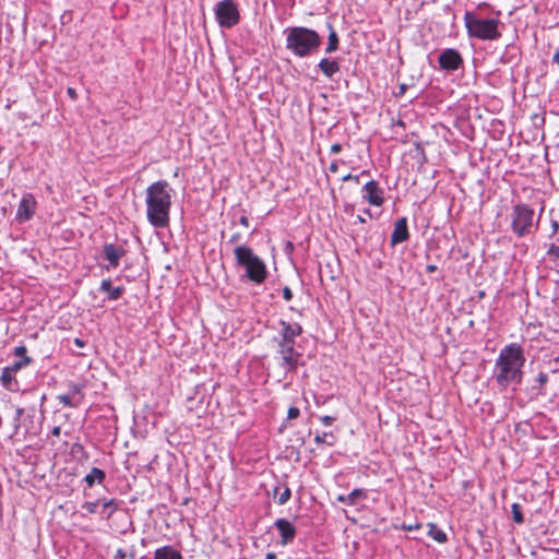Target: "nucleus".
<instances>
[{
	"instance_id": "23",
	"label": "nucleus",
	"mask_w": 559,
	"mask_h": 559,
	"mask_svg": "<svg viewBox=\"0 0 559 559\" xmlns=\"http://www.w3.org/2000/svg\"><path fill=\"white\" fill-rule=\"evenodd\" d=\"M428 535L438 543H445L448 537L447 534L439 528L435 523H429Z\"/></svg>"
},
{
	"instance_id": "32",
	"label": "nucleus",
	"mask_w": 559,
	"mask_h": 559,
	"mask_svg": "<svg viewBox=\"0 0 559 559\" xmlns=\"http://www.w3.org/2000/svg\"><path fill=\"white\" fill-rule=\"evenodd\" d=\"M292 497L290 489L286 486L284 491L280 495L277 499V504L284 506Z\"/></svg>"
},
{
	"instance_id": "56",
	"label": "nucleus",
	"mask_w": 559,
	"mask_h": 559,
	"mask_svg": "<svg viewBox=\"0 0 559 559\" xmlns=\"http://www.w3.org/2000/svg\"><path fill=\"white\" fill-rule=\"evenodd\" d=\"M357 221H358L359 223H365V222H366V218L364 217V215H358V216H357Z\"/></svg>"
},
{
	"instance_id": "47",
	"label": "nucleus",
	"mask_w": 559,
	"mask_h": 559,
	"mask_svg": "<svg viewBox=\"0 0 559 559\" xmlns=\"http://www.w3.org/2000/svg\"><path fill=\"white\" fill-rule=\"evenodd\" d=\"M426 271H427L428 273H433V272H436V271H437V265H435V264H428V265L426 266Z\"/></svg>"
},
{
	"instance_id": "13",
	"label": "nucleus",
	"mask_w": 559,
	"mask_h": 559,
	"mask_svg": "<svg viewBox=\"0 0 559 559\" xmlns=\"http://www.w3.org/2000/svg\"><path fill=\"white\" fill-rule=\"evenodd\" d=\"M274 527L278 531L281 535V545L286 546L290 544L296 537L297 530L296 527L286 519H277L274 522Z\"/></svg>"
},
{
	"instance_id": "1",
	"label": "nucleus",
	"mask_w": 559,
	"mask_h": 559,
	"mask_svg": "<svg viewBox=\"0 0 559 559\" xmlns=\"http://www.w3.org/2000/svg\"><path fill=\"white\" fill-rule=\"evenodd\" d=\"M524 364V350L520 344L511 343L501 348L493 366V378L498 386L506 390L510 385L520 384Z\"/></svg>"
},
{
	"instance_id": "48",
	"label": "nucleus",
	"mask_w": 559,
	"mask_h": 559,
	"mask_svg": "<svg viewBox=\"0 0 559 559\" xmlns=\"http://www.w3.org/2000/svg\"><path fill=\"white\" fill-rule=\"evenodd\" d=\"M61 432V428L59 426H56L51 430V435L58 437Z\"/></svg>"
},
{
	"instance_id": "24",
	"label": "nucleus",
	"mask_w": 559,
	"mask_h": 559,
	"mask_svg": "<svg viewBox=\"0 0 559 559\" xmlns=\"http://www.w3.org/2000/svg\"><path fill=\"white\" fill-rule=\"evenodd\" d=\"M57 400L67 407L76 408L81 405V397L73 399L70 394H60Z\"/></svg>"
},
{
	"instance_id": "7",
	"label": "nucleus",
	"mask_w": 559,
	"mask_h": 559,
	"mask_svg": "<svg viewBox=\"0 0 559 559\" xmlns=\"http://www.w3.org/2000/svg\"><path fill=\"white\" fill-rule=\"evenodd\" d=\"M217 24L222 28H233L240 22V11L235 0H221L214 7Z\"/></svg>"
},
{
	"instance_id": "52",
	"label": "nucleus",
	"mask_w": 559,
	"mask_h": 559,
	"mask_svg": "<svg viewBox=\"0 0 559 559\" xmlns=\"http://www.w3.org/2000/svg\"><path fill=\"white\" fill-rule=\"evenodd\" d=\"M74 343H75V345H76V346H79V347H83V346H84V342H83L81 338H75V340H74Z\"/></svg>"
},
{
	"instance_id": "36",
	"label": "nucleus",
	"mask_w": 559,
	"mask_h": 559,
	"mask_svg": "<svg viewBox=\"0 0 559 559\" xmlns=\"http://www.w3.org/2000/svg\"><path fill=\"white\" fill-rule=\"evenodd\" d=\"M299 415H300V411L298 407L292 406L288 408V412H287L288 419H296Z\"/></svg>"
},
{
	"instance_id": "15",
	"label": "nucleus",
	"mask_w": 559,
	"mask_h": 559,
	"mask_svg": "<svg viewBox=\"0 0 559 559\" xmlns=\"http://www.w3.org/2000/svg\"><path fill=\"white\" fill-rule=\"evenodd\" d=\"M35 199L31 193L23 195L17 207L16 219L20 222L29 221L35 212Z\"/></svg>"
},
{
	"instance_id": "28",
	"label": "nucleus",
	"mask_w": 559,
	"mask_h": 559,
	"mask_svg": "<svg viewBox=\"0 0 559 559\" xmlns=\"http://www.w3.org/2000/svg\"><path fill=\"white\" fill-rule=\"evenodd\" d=\"M73 399L81 397V403L83 402L84 394H83V386L81 384L71 382L69 385V393Z\"/></svg>"
},
{
	"instance_id": "45",
	"label": "nucleus",
	"mask_w": 559,
	"mask_h": 559,
	"mask_svg": "<svg viewBox=\"0 0 559 559\" xmlns=\"http://www.w3.org/2000/svg\"><path fill=\"white\" fill-rule=\"evenodd\" d=\"M68 95L72 98V99H75L76 98V92L74 88L72 87H69L68 91H67Z\"/></svg>"
},
{
	"instance_id": "54",
	"label": "nucleus",
	"mask_w": 559,
	"mask_h": 559,
	"mask_svg": "<svg viewBox=\"0 0 559 559\" xmlns=\"http://www.w3.org/2000/svg\"><path fill=\"white\" fill-rule=\"evenodd\" d=\"M420 526H421L420 524H416L415 526H413V525L404 526V528H405L406 531H412L413 528H419Z\"/></svg>"
},
{
	"instance_id": "39",
	"label": "nucleus",
	"mask_w": 559,
	"mask_h": 559,
	"mask_svg": "<svg viewBox=\"0 0 559 559\" xmlns=\"http://www.w3.org/2000/svg\"><path fill=\"white\" fill-rule=\"evenodd\" d=\"M342 181H354L356 183H359V176L347 174L342 178Z\"/></svg>"
},
{
	"instance_id": "6",
	"label": "nucleus",
	"mask_w": 559,
	"mask_h": 559,
	"mask_svg": "<svg viewBox=\"0 0 559 559\" xmlns=\"http://www.w3.org/2000/svg\"><path fill=\"white\" fill-rule=\"evenodd\" d=\"M534 211L527 204L520 203L513 206L512 230L518 237H524L533 231Z\"/></svg>"
},
{
	"instance_id": "51",
	"label": "nucleus",
	"mask_w": 559,
	"mask_h": 559,
	"mask_svg": "<svg viewBox=\"0 0 559 559\" xmlns=\"http://www.w3.org/2000/svg\"><path fill=\"white\" fill-rule=\"evenodd\" d=\"M337 500L340 502H343V503L347 504V496L346 495L338 496Z\"/></svg>"
},
{
	"instance_id": "57",
	"label": "nucleus",
	"mask_w": 559,
	"mask_h": 559,
	"mask_svg": "<svg viewBox=\"0 0 559 559\" xmlns=\"http://www.w3.org/2000/svg\"><path fill=\"white\" fill-rule=\"evenodd\" d=\"M117 557H119L120 559L124 558V554H123V551L121 549L118 550Z\"/></svg>"
},
{
	"instance_id": "14",
	"label": "nucleus",
	"mask_w": 559,
	"mask_h": 559,
	"mask_svg": "<svg viewBox=\"0 0 559 559\" xmlns=\"http://www.w3.org/2000/svg\"><path fill=\"white\" fill-rule=\"evenodd\" d=\"M104 258L109 262L106 270L115 269L119 265L120 259L126 254L124 248L114 243H105L103 247Z\"/></svg>"
},
{
	"instance_id": "8",
	"label": "nucleus",
	"mask_w": 559,
	"mask_h": 559,
	"mask_svg": "<svg viewBox=\"0 0 559 559\" xmlns=\"http://www.w3.org/2000/svg\"><path fill=\"white\" fill-rule=\"evenodd\" d=\"M276 354L281 357L280 366L286 373L296 372L301 354L295 349V344H276Z\"/></svg>"
},
{
	"instance_id": "38",
	"label": "nucleus",
	"mask_w": 559,
	"mask_h": 559,
	"mask_svg": "<svg viewBox=\"0 0 559 559\" xmlns=\"http://www.w3.org/2000/svg\"><path fill=\"white\" fill-rule=\"evenodd\" d=\"M283 298L286 300V301H289L292 300L293 298V292L292 289L288 287V286H285L283 288Z\"/></svg>"
},
{
	"instance_id": "25",
	"label": "nucleus",
	"mask_w": 559,
	"mask_h": 559,
	"mask_svg": "<svg viewBox=\"0 0 559 559\" xmlns=\"http://www.w3.org/2000/svg\"><path fill=\"white\" fill-rule=\"evenodd\" d=\"M347 496V506H355L358 499L367 498V492L364 489L356 488Z\"/></svg>"
},
{
	"instance_id": "44",
	"label": "nucleus",
	"mask_w": 559,
	"mask_h": 559,
	"mask_svg": "<svg viewBox=\"0 0 559 559\" xmlns=\"http://www.w3.org/2000/svg\"><path fill=\"white\" fill-rule=\"evenodd\" d=\"M239 223H240L242 226H245V227H248V226H249V219H248V217H247V216H245V215L240 216V218H239Z\"/></svg>"
},
{
	"instance_id": "21",
	"label": "nucleus",
	"mask_w": 559,
	"mask_h": 559,
	"mask_svg": "<svg viewBox=\"0 0 559 559\" xmlns=\"http://www.w3.org/2000/svg\"><path fill=\"white\" fill-rule=\"evenodd\" d=\"M106 478V474L98 467H93L88 474L84 477V481L88 487H93L96 483L102 484Z\"/></svg>"
},
{
	"instance_id": "53",
	"label": "nucleus",
	"mask_w": 559,
	"mask_h": 559,
	"mask_svg": "<svg viewBox=\"0 0 559 559\" xmlns=\"http://www.w3.org/2000/svg\"><path fill=\"white\" fill-rule=\"evenodd\" d=\"M265 559H276V554L275 552H267L265 555Z\"/></svg>"
},
{
	"instance_id": "9",
	"label": "nucleus",
	"mask_w": 559,
	"mask_h": 559,
	"mask_svg": "<svg viewBox=\"0 0 559 559\" xmlns=\"http://www.w3.org/2000/svg\"><path fill=\"white\" fill-rule=\"evenodd\" d=\"M278 325V334L273 337L275 344H296V338L304 332L302 326L297 322L290 323L281 319Z\"/></svg>"
},
{
	"instance_id": "18",
	"label": "nucleus",
	"mask_w": 559,
	"mask_h": 559,
	"mask_svg": "<svg viewBox=\"0 0 559 559\" xmlns=\"http://www.w3.org/2000/svg\"><path fill=\"white\" fill-rule=\"evenodd\" d=\"M318 68L320 71L326 76V78H333L334 74L340 72V63L335 59H329V58H322L318 64Z\"/></svg>"
},
{
	"instance_id": "3",
	"label": "nucleus",
	"mask_w": 559,
	"mask_h": 559,
	"mask_svg": "<svg viewBox=\"0 0 559 559\" xmlns=\"http://www.w3.org/2000/svg\"><path fill=\"white\" fill-rule=\"evenodd\" d=\"M286 49L298 58H307L318 51L321 46V36L311 28L304 26L287 27Z\"/></svg>"
},
{
	"instance_id": "4",
	"label": "nucleus",
	"mask_w": 559,
	"mask_h": 559,
	"mask_svg": "<svg viewBox=\"0 0 559 559\" xmlns=\"http://www.w3.org/2000/svg\"><path fill=\"white\" fill-rule=\"evenodd\" d=\"M235 260L238 266L245 269V276L252 283L261 285L267 276L264 261L253 250L245 245L234 249Z\"/></svg>"
},
{
	"instance_id": "40",
	"label": "nucleus",
	"mask_w": 559,
	"mask_h": 559,
	"mask_svg": "<svg viewBox=\"0 0 559 559\" xmlns=\"http://www.w3.org/2000/svg\"><path fill=\"white\" fill-rule=\"evenodd\" d=\"M548 254L559 258V247L551 245L550 248L548 249Z\"/></svg>"
},
{
	"instance_id": "43",
	"label": "nucleus",
	"mask_w": 559,
	"mask_h": 559,
	"mask_svg": "<svg viewBox=\"0 0 559 559\" xmlns=\"http://www.w3.org/2000/svg\"><path fill=\"white\" fill-rule=\"evenodd\" d=\"M338 160H333L331 164H330V167H329V170L333 174L337 173L338 170Z\"/></svg>"
},
{
	"instance_id": "46",
	"label": "nucleus",
	"mask_w": 559,
	"mask_h": 559,
	"mask_svg": "<svg viewBox=\"0 0 559 559\" xmlns=\"http://www.w3.org/2000/svg\"><path fill=\"white\" fill-rule=\"evenodd\" d=\"M22 395H23V396H32V397H35L36 392H35L34 390L23 391V392H22Z\"/></svg>"
},
{
	"instance_id": "11",
	"label": "nucleus",
	"mask_w": 559,
	"mask_h": 559,
	"mask_svg": "<svg viewBox=\"0 0 559 559\" xmlns=\"http://www.w3.org/2000/svg\"><path fill=\"white\" fill-rule=\"evenodd\" d=\"M39 432V427L35 424V407L31 411L14 426V435L24 439L27 436H36Z\"/></svg>"
},
{
	"instance_id": "10",
	"label": "nucleus",
	"mask_w": 559,
	"mask_h": 559,
	"mask_svg": "<svg viewBox=\"0 0 559 559\" xmlns=\"http://www.w3.org/2000/svg\"><path fill=\"white\" fill-rule=\"evenodd\" d=\"M438 62L441 70L456 71L463 66V58L456 49L447 48L440 52Z\"/></svg>"
},
{
	"instance_id": "55",
	"label": "nucleus",
	"mask_w": 559,
	"mask_h": 559,
	"mask_svg": "<svg viewBox=\"0 0 559 559\" xmlns=\"http://www.w3.org/2000/svg\"><path fill=\"white\" fill-rule=\"evenodd\" d=\"M405 91H406V85H405V84H402V85L400 86V94H404V93H405Z\"/></svg>"
},
{
	"instance_id": "29",
	"label": "nucleus",
	"mask_w": 559,
	"mask_h": 559,
	"mask_svg": "<svg viewBox=\"0 0 559 559\" xmlns=\"http://www.w3.org/2000/svg\"><path fill=\"white\" fill-rule=\"evenodd\" d=\"M0 381L5 389L12 390L11 384L13 381V373L11 371H9L7 368H3L1 377H0Z\"/></svg>"
},
{
	"instance_id": "30",
	"label": "nucleus",
	"mask_w": 559,
	"mask_h": 559,
	"mask_svg": "<svg viewBox=\"0 0 559 559\" xmlns=\"http://www.w3.org/2000/svg\"><path fill=\"white\" fill-rule=\"evenodd\" d=\"M316 443H326L328 445L334 444V436L332 432H323L322 435H317L314 438Z\"/></svg>"
},
{
	"instance_id": "35",
	"label": "nucleus",
	"mask_w": 559,
	"mask_h": 559,
	"mask_svg": "<svg viewBox=\"0 0 559 559\" xmlns=\"http://www.w3.org/2000/svg\"><path fill=\"white\" fill-rule=\"evenodd\" d=\"M25 413V409L23 407H16L15 409V417L13 418V425L15 426L19 421L23 419V415Z\"/></svg>"
},
{
	"instance_id": "19",
	"label": "nucleus",
	"mask_w": 559,
	"mask_h": 559,
	"mask_svg": "<svg viewBox=\"0 0 559 559\" xmlns=\"http://www.w3.org/2000/svg\"><path fill=\"white\" fill-rule=\"evenodd\" d=\"M154 559H182V555L173 546H163L155 550Z\"/></svg>"
},
{
	"instance_id": "41",
	"label": "nucleus",
	"mask_w": 559,
	"mask_h": 559,
	"mask_svg": "<svg viewBox=\"0 0 559 559\" xmlns=\"http://www.w3.org/2000/svg\"><path fill=\"white\" fill-rule=\"evenodd\" d=\"M241 239V234L240 233H235L230 236L229 238V243H237L239 242Z\"/></svg>"
},
{
	"instance_id": "58",
	"label": "nucleus",
	"mask_w": 559,
	"mask_h": 559,
	"mask_svg": "<svg viewBox=\"0 0 559 559\" xmlns=\"http://www.w3.org/2000/svg\"><path fill=\"white\" fill-rule=\"evenodd\" d=\"M39 400H40V406H43L44 402L46 401V395L43 394Z\"/></svg>"
},
{
	"instance_id": "33",
	"label": "nucleus",
	"mask_w": 559,
	"mask_h": 559,
	"mask_svg": "<svg viewBox=\"0 0 559 559\" xmlns=\"http://www.w3.org/2000/svg\"><path fill=\"white\" fill-rule=\"evenodd\" d=\"M14 355L16 357H20L21 359H24L27 356V349L24 345L17 346L14 348Z\"/></svg>"
},
{
	"instance_id": "34",
	"label": "nucleus",
	"mask_w": 559,
	"mask_h": 559,
	"mask_svg": "<svg viewBox=\"0 0 559 559\" xmlns=\"http://www.w3.org/2000/svg\"><path fill=\"white\" fill-rule=\"evenodd\" d=\"M547 381H548L547 373L539 372L537 378H536V382L539 384V390H542V388L547 383Z\"/></svg>"
},
{
	"instance_id": "27",
	"label": "nucleus",
	"mask_w": 559,
	"mask_h": 559,
	"mask_svg": "<svg viewBox=\"0 0 559 559\" xmlns=\"http://www.w3.org/2000/svg\"><path fill=\"white\" fill-rule=\"evenodd\" d=\"M31 361H32L31 357H25L24 359L17 360V361L13 362L12 365L7 366L5 368L9 371H11L12 373H14V372H17L19 370H21L22 368H24L25 366L29 365Z\"/></svg>"
},
{
	"instance_id": "37",
	"label": "nucleus",
	"mask_w": 559,
	"mask_h": 559,
	"mask_svg": "<svg viewBox=\"0 0 559 559\" xmlns=\"http://www.w3.org/2000/svg\"><path fill=\"white\" fill-rule=\"evenodd\" d=\"M335 420V417H332V416H329V415H324V416H321L320 417V421L324 425V426H331Z\"/></svg>"
},
{
	"instance_id": "26",
	"label": "nucleus",
	"mask_w": 559,
	"mask_h": 559,
	"mask_svg": "<svg viewBox=\"0 0 559 559\" xmlns=\"http://www.w3.org/2000/svg\"><path fill=\"white\" fill-rule=\"evenodd\" d=\"M511 513H512V519H513V521L516 524H522L524 522V516H523V513H522V507H521L520 503L514 502L511 506Z\"/></svg>"
},
{
	"instance_id": "20",
	"label": "nucleus",
	"mask_w": 559,
	"mask_h": 559,
	"mask_svg": "<svg viewBox=\"0 0 559 559\" xmlns=\"http://www.w3.org/2000/svg\"><path fill=\"white\" fill-rule=\"evenodd\" d=\"M100 506H102V510L99 512L100 515L103 516V519L108 520L118 510L119 501L116 499H109V500L103 499V500H100Z\"/></svg>"
},
{
	"instance_id": "31",
	"label": "nucleus",
	"mask_w": 559,
	"mask_h": 559,
	"mask_svg": "<svg viewBox=\"0 0 559 559\" xmlns=\"http://www.w3.org/2000/svg\"><path fill=\"white\" fill-rule=\"evenodd\" d=\"M99 506H100V500L87 501V502L83 503L82 509L85 510L88 514H95L98 512Z\"/></svg>"
},
{
	"instance_id": "2",
	"label": "nucleus",
	"mask_w": 559,
	"mask_h": 559,
	"mask_svg": "<svg viewBox=\"0 0 559 559\" xmlns=\"http://www.w3.org/2000/svg\"><path fill=\"white\" fill-rule=\"evenodd\" d=\"M171 192L173 189L166 180L155 181L146 188V217L155 228H165L169 225Z\"/></svg>"
},
{
	"instance_id": "5",
	"label": "nucleus",
	"mask_w": 559,
	"mask_h": 559,
	"mask_svg": "<svg viewBox=\"0 0 559 559\" xmlns=\"http://www.w3.org/2000/svg\"><path fill=\"white\" fill-rule=\"evenodd\" d=\"M464 24L467 35L471 38L480 40H498L501 37L498 19H480L473 12L466 11L464 14Z\"/></svg>"
},
{
	"instance_id": "22",
	"label": "nucleus",
	"mask_w": 559,
	"mask_h": 559,
	"mask_svg": "<svg viewBox=\"0 0 559 559\" xmlns=\"http://www.w3.org/2000/svg\"><path fill=\"white\" fill-rule=\"evenodd\" d=\"M328 28L330 32H329V37H328V45L325 47V52L332 53L338 49L340 39H338V35L332 24L329 23Z\"/></svg>"
},
{
	"instance_id": "17",
	"label": "nucleus",
	"mask_w": 559,
	"mask_h": 559,
	"mask_svg": "<svg viewBox=\"0 0 559 559\" xmlns=\"http://www.w3.org/2000/svg\"><path fill=\"white\" fill-rule=\"evenodd\" d=\"M99 290L108 294V300H118L124 293L123 286L112 287L111 280H103L99 286Z\"/></svg>"
},
{
	"instance_id": "42",
	"label": "nucleus",
	"mask_w": 559,
	"mask_h": 559,
	"mask_svg": "<svg viewBox=\"0 0 559 559\" xmlns=\"http://www.w3.org/2000/svg\"><path fill=\"white\" fill-rule=\"evenodd\" d=\"M342 151V145L340 143H334L331 148H330V152L332 154H338L340 152Z\"/></svg>"
},
{
	"instance_id": "59",
	"label": "nucleus",
	"mask_w": 559,
	"mask_h": 559,
	"mask_svg": "<svg viewBox=\"0 0 559 559\" xmlns=\"http://www.w3.org/2000/svg\"><path fill=\"white\" fill-rule=\"evenodd\" d=\"M365 213H366L367 215H369V216L371 215V214H370V210H366V211H365Z\"/></svg>"
},
{
	"instance_id": "16",
	"label": "nucleus",
	"mask_w": 559,
	"mask_h": 559,
	"mask_svg": "<svg viewBox=\"0 0 559 559\" xmlns=\"http://www.w3.org/2000/svg\"><path fill=\"white\" fill-rule=\"evenodd\" d=\"M408 238H409V231H408V226H407V218L401 217L394 224V228H393V231L391 234V239H390L391 246L394 247L399 243H402V242L408 240Z\"/></svg>"
},
{
	"instance_id": "49",
	"label": "nucleus",
	"mask_w": 559,
	"mask_h": 559,
	"mask_svg": "<svg viewBox=\"0 0 559 559\" xmlns=\"http://www.w3.org/2000/svg\"><path fill=\"white\" fill-rule=\"evenodd\" d=\"M552 62L558 64V67H559V47H558V50L555 52V55L552 57Z\"/></svg>"
},
{
	"instance_id": "50",
	"label": "nucleus",
	"mask_w": 559,
	"mask_h": 559,
	"mask_svg": "<svg viewBox=\"0 0 559 559\" xmlns=\"http://www.w3.org/2000/svg\"><path fill=\"white\" fill-rule=\"evenodd\" d=\"M551 226H552L554 234H556L558 231V228H559L558 222L552 221Z\"/></svg>"
},
{
	"instance_id": "12",
	"label": "nucleus",
	"mask_w": 559,
	"mask_h": 559,
	"mask_svg": "<svg viewBox=\"0 0 559 559\" xmlns=\"http://www.w3.org/2000/svg\"><path fill=\"white\" fill-rule=\"evenodd\" d=\"M362 198L368 201L370 205L381 206L384 203L383 190L379 187L376 180L368 181L362 187Z\"/></svg>"
}]
</instances>
